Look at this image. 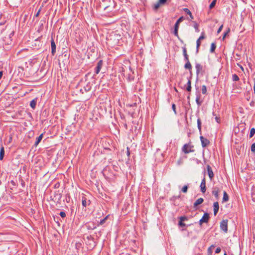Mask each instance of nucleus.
<instances>
[{
	"label": "nucleus",
	"mask_w": 255,
	"mask_h": 255,
	"mask_svg": "<svg viewBox=\"0 0 255 255\" xmlns=\"http://www.w3.org/2000/svg\"><path fill=\"white\" fill-rule=\"evenodd\" d=\"M51 54L54 56L56 53V46L53 38L51 40Z\"/></svg>",
	"instance_id": "nucleus-10"
},
{
	"label": "nucleus",
	"mask_w": 255,
	"mask_h": 255,
	"mask_svg": "<svg viewBox=\"0 0 255 255\" xmlns=\"http://www.w3.org/2000/svg\"><path fill=\"white\" fill-rule=\"evenodd\" d=\"M86 226L89 230H94L96 228L94 224H93L92 226H91L89 224L86 225Z\"/></svg>",
	"instance_id": "nucleus-41"
},
{
	"label": "nucleus",
	"mask_w": 255,
	"mask_h": 255,
	"mask_svg": "<svg viewBox=\"0 0 255 255\" xmlns=\"http://www.w3.org/2000/svg\"><path fill=\"white\" fill-rule=\"evenodd\" d=\"M180 195H178V196H173V197L171 198V200H172V201H174L176 199L180 198Z\"/></svg>",
	"instance_id": "nucleus-51"
},
{
	"label": "nucleus",
	"mask_w": 255,
	"mask_h": 255,
	"mask_svg": "<svg viewBox=\"0 0 255 255\" xmlns=\"http://www.w3.org/2000/svg\"><path fill=\"white\" fill-rule=\"evenodd\" d=\"M91 202L90 200H87V198L85 196H83L82 198V204L83 207H86L88 205L90 204Z\"/></svg>",
	"instance_id": "nucleus-15"
},
{
	"label": "nucleus",
	"mask_w": 255,
	"mask_h": 255,
	"mask_svg": "<svg viewBox=\"0 0 255 255\" xmlns=\"http://www.w3.org/2000/svg\"><path fill=\"white\" fill-rule=\"evenodd\" d=\"M128 67H127L126 66H122L121 70V72L122 74H123L124 76H125L126 74L128 72Z\"/></svg>",
	"instance_id": "nucleus-19"
},
{
	"label": "nucleus",
	"mask_w": 255,
	"mask_h": 255,
	"mask_svg": "<svg viewBox=\"0 0 255 255\" xmlns=\"http://www.w3.org/2000/svg\"><path fill=\"white\" fill-rule=\"evenodd\" d=\"M127 154L128 156L130 155L129 148L128 147H127Z\"/></svg>",
	"instance_id": "nucleus-59"
},
{
	"label": "nucleus",
	"mask_w": 255,
	"mask_h": 255,
	"mask_svg": "<svg viewBox=\"0 0 255 255\" xmlns=\"http://www.w3.org/2000/svg\"><path fill=\"white\" fill-rule=\"evenodd\" d=\"M251 148L252 152L255 153V143L252 144Z\"/></svg>",
	"instance_id": "nucleus-49"
},
{
	"label": "nucleus",
	"mask_w": 255,
	"mask_h": 255,
	"mask_svg": "<svg viewBox=\"0 0 255 255\" xmlns=\"http://www.w3.org/2000/svg\"><path fill=\"white\" fill-rule=\"evenodd\" d=\"M62 197V193L59 190L55 191L54 193L52 200L54 202H59Z\"/></svg>",
	"instance_id": "nucleus-4"
},
{
	"label": "nucleus",
	"mask_w": 255,
	"mask_h": 255,
	"mask_svg": "<svg viewBox=\"0 0 255 255\" xmlns=\"http://www.w3.org/2000/svg\"><path fill=\"white\" fill-rule=\"evenodd\" d=\"M172 109L173 111H174V114L175 115H177V112L176 111V105L175 104H172Z\"/></svg>",
	"instance_id": "nucleus-50"
},
{
	"label": "nucleus",
	"mask_w": 255,
	"mask_h": 255,
	"mask_svg": "<svg viewBox=\"0 0 255 255\" xmlns=\"http://www.w3.org/2000/svg\"><path fill=\"white\" fill-rule=\"evenodd\" d=\"M201 183H204V184H206V179H205V177H204L203 178V179L202 180V181H201Z\"/></svg>",
	"instance_id": "nucleus-62"
},
{
	"label": "nucleus",
	"mask_w": 255,
	"mask_h": 255,
	"mask_svg": "<svg viewBox=\"0 0 255 255\" xmlns=\"http://www.w3.org/2000/svg\"><path fill=\"white\" fill-rule=\"evenodd\" d=\"M4 155V148L2 145H1L0 149V160H2L3 159Z\"/></svg>",
	"instance_id": "nucleus-21"
},
{
	"label": "nucleus",
	"mask_w": 255,
	"mask_h": 255,
	"mask_svg": "<svg viewBox=\"0 0 255 255\" xmlns=\"http://www.w3.org/2000/svg\"><path fill=\"white\" fill-rule=\"evenodd\" d=\"M196 102L198 106H201L203 102V101H200V94L196 95Z\"/></svg>",
	"instance_id": "nucleus-22"
},
{
	"label": "nucleus",
	"mask_w": 255,
	"mask_h": 255,
	"mask_svg": "<svg viewBox=\"0 0 255 255\" xmlns=\"http://www.w3.org/2000/svg\"><path fill=\"white\" fill-rule=\"evenodd\" d=\"M43 138V133L41 134L38 137H37L36 139V141L34 144L35 146H37L39 142L41 141Z\"/></svg>",
	"instance_id": "nucleus-18"
},
{
	"label": "nucleus",
	"mask_w": 255,
	"mask_h": 255,
	"mask_svg": "<svg viewBox=\"0 0 255 255\" xmlns=\"http://www.w3.org/2000/svg\"><path fill=\"white\" fill-rule=\"evenodd\" d=\"M60 186V183L59 182L56 183L55 185H54V188H59Z\"/></svg>",
	"instance_id": "nucleus-61"
},
{
	"label": "nucleus",
	"mask_w": 255,
	"mask_h": 255,
	"mask_svg": "<svg viewBox=\"0 0 255 255\" xmlns=\"http://www.w3.org/2000/svg\"><path fill=\"white\" fill-rule=\"evenodd\" d=\"M202 93L203 94H206L207 87L205 85H203L202 87Z\"/></svg>",
	"instance_id": "nucleus-40"
},
{
	"label": "nucleus",
	"mask_w": 255,
	"mask_h": 255,
	"mask_svg": "<svg viewBox=\"0 0 255 255\" xmlns=\"http://www.w3.org/2000/svg\"><path fill=\"white\" fill-rule=\"evenodd\" d=\"M201 40H199V39H198L196 41V53H198L199 52V47L201 45Z\"/></svg>",
	"instance_id": "nucleus-29"
},
{
	"label": "nucleus",
	"mask_w": 255,
	"mask_h": 255,
	"mask_svg": "<svg viewBox=\"0 0 255 255\" xmlns=\"http://www.w3.org/2000/svg\"><path fill=\"white\" fill-rule=\"evenodd\" d=\"M200 187V188H201V191L203 193H205L206 192V184L201 183Z\"/></svg>",
	"instance_id": "nucleus-28"
},
{
	"label": "nucleus",
	"mask_w": 255,
	"mask_h": 255,
	"mask_svg": "<svg viewBox=\"0 0 255 255\" xmlns=\"http://www.w3.org/2000/svg\"><path fill=\"white\" fill-rule=\"evenodd\" d=\"M250 105L251 107H254L255 106V102L254 101H252Z\"/></svg>",
	"instance_id": "nucleus-64"
},
{
	"label": "nucleus",
	"mask_w": 255,
	"mask_h": 255,
	"mask_svg": "<svg viewBox=\"0 0 255 255\" xmlns=\"http://www.w3.org/2000/svg\"><path fill=\"white\" fill-rule=\"evenodd\" d=\"M204 202V199L203 198H200L199 199H198L194 203V205H193V208L195 209V210H197L198 209V206L201 204L203 202Z\"/></svg>",
	"instance_id": "nucleus-12"
},
{
	"label": "nucleus",
	"mask_w": 255,
	"mask_h": 255,
	"mask_svg": "<svg viewBox=\"0 0 255 255\" xmlns=\"http://www.w3.org/2000/svg\"><path fill=\"white\" fill-rule=\"evenodd\" d=\"M183 11L189 15L190 20H192L194 19V16H193L191 12L188 8H183Z\"/></svg>",
	"instance_id": "nucleus-20"
},
{
	"label": "nucleus",
	"mask_w": 255,
	"mask_h": 255,
	"mask_svg": "<svg viewBox=\"0 0 255 255\" xmlns=\"http://www.w3.org/2000/svg\"><path fill=\"white\" fill-rule=\"evenodd\" d=\"M167 0H159L158 1L159 2V3H160L161 5L164 4Z\"/></svg>",
	"instance_id": "nucleus-53"
},
{
	"label": "nucleus",
	"mask_w": 255,
	"mask_h": 255,
	"mask_svg": "<svg viewBox=\"0 0 255 255\" xmlns=\"http://www.w3.org/2000/svg\"><path fill=\"white\" fill-rule=\"evenodd\" d=\"M228 220H223L220 223V228L225 233H227L228 232Z\"/></svg>",
	"instance_id": "nucleus-6"
},
{
	"label": "nucleus",
	"mask_w": 255,
	"mask_h": 255,
	"mask_svg": "<svg viewBox=\"0 0 255 255\" xmlns=\"http://www.w3.org/2000/svg\"><path fill=\"white\" fill-rule=\"evenodd\" d=\"M127 78L128 82L133 81L134 79V71L131 69L130 66L128 67V72L124 76Z\"/></svg>",
	"instance_id": "nucleus-3"
},
{
	"label": "nucleus",
	"mask_w": 255,
	"mask_h": 255,
	"mask_svg": "<svg viewBox=\"0 0 255 255\" xmlns=\"http://www.w3.org/2000/svg\"><path fill=\"white\" fill-rule=\"evenodd\" d=\"M215 246L214 245H211L207 250L208 255H212L213 253V249L215 248Z\"/></svg>",
	"instance_id": "nucleus-31"
},
{
	"label": "nucleus",
	"mask_w": 255,
	"mask_h": 255,
	"mask_svg": "<svg viewBox=\"0 0 255 255\" xmlns=\"http://www.w3.org/2000/svg\"><path fill=\"white\" fill-rule=\"evenodd\" d=\"M121 39V35L118 33L117 31L112 32L107 37L108 42L112 45H115L118 44Z\"/></svg>",
	"instance_id": "nucleus-1"
},
{
	"label": "nucleus",
	"mask_w": 255,
	"mask_h": 255,
	"mask_svg": "<svg viewBox=\"0 0 255 255\" xmlns=\"http://www.w3.org/2000/svg\"><path fill=\"white\" fill-rule=\"evenodd\" d=\"M221 249L220 247H218L215 250L216 254H219L221 252Z\"/></svg>",
	"instance_id": "nucleus-56"
},
{
	"label": "nucleus",
	"mask_w": 255,
	"mask_h": 255,
	"mask_svg": "<svg viewBox=\"0 0 255 255\" xmlns=\"http://www.w3.org/2000/svg\"><path fill=\"white\" fill-rule=\"evenodd\" d=\"M160 5H161V4L160 3H159V1H158L156 4H154V9L155 10H157L159 7Z\"/></svg>",
	"instance_id": "nucleus-48"
},
{
	"label": "nucleus",
	"mask_w": 255,
	"mask_h": 255,
	"mask_svg": "<svg viewBox=\"0 0 255 255\" xmlns=\"http://www.w3.org/2000/svg\"><path fill=\"white\" fill-rule=\"evenodd\" d=\"M207 170L210 179L212 180L214 176V174L211 167L209 165H207Z\"/></svg>",
	"instance_id": "nucleus-11"
},
{
	"label": "nucleus",
	"mask_w": 255,
	"mask_h": 255,
	"mask_svg": "<svg viewBox=\"0 0 255 255\" xmlns=\"http://www.w3.org/2000/svg\"><path fill=\"white\" fill-rule=\"evenodd\" d=\"M213 208H214V214L215 216H216L217 215V213L218 212L219 209V203L218 202H215L214 203Z\"/></svg>",
	"instance_id": "nucleus-16"
},
{
	"label": "nucleus",
	"mask_w": 255,
	"mask_h": 255,
	"mask_svg": "<svg viewBox=\"0 0 255 255\" xmlns=\"http://www.w3.org/2000/svg\"><path fill=\"white\" fill-rule=\"evenodd\" d=\"M103 64V62L102 60H101L98 61V62L97 63V66L95 69V73L96 74H99V73L100 72V71L102 67Z\"/></svg>",
	"instance_id": "nucleus-8"
},
{
	"label": "nucleus",
	"mask_w": 255,
	"mask_h": 255,
	"mask_svg": "<svg viewBox=\"0 0 255 255\" xmlns=\"http://www.w3.org/2000/svg\"><path fill=\"white\" fill-rule=\"evenodd\" d=\"M223 27V25L222 24L220 26V27L218 28V29L217 30L218 34H219V33L221 32V31L222 30Z\"/></svg>",
	"instance_id": "nucleus-54"
},
{
	"label": "nucleus",
	"mask_w": 255,
	"mask_h": 255,
	"mask_svg": "<svg viewBox=\"0 0 255 255\" xmlns=\"http://www.w3.org/2000/svg\"><path fill=\"white\" fill-rule=\"evenodd\" d=\"M230 32V29L229 28H228L226 32L224 33V36L223 37V40H224L226 37V36Z\"/></svg>",
	"instance_id": "nucleus-44"
},
{
	"label": "nucleus",
	"mask_w": 255,
	"mask_h": 255,
	"mask_svg": "<svg viewBox=\"0 0 255 255\" xmlns=\"http://www.w3.org/2000/svg\"><path fill=\"white\" fill-rule=\"evenodd\" d=\"M201 121L200 118H198L197 119V127L200 134H201Z\"/></svg>",
	"instance_id": "nucleus-30"
},
{
	"label": "nucleus",
	"mask_w": 255,
	"mask_h": 255,
	"mask_svg": "<svg viewBox=\"0 0 255 255\" xmlns=\"http://www.w3.org/2000/svg\"><path fill=\"white\" fill-rule=\"evenodd\" d=\"M184 68L185 69H188L189 71H191V70H192V67L190 61L186 62L185 64L184 65Z\"/></svg>",
	"instance_id": "nucleus-25"
},
{
	"label": "nucleus",
	"mask_w": 255,
	"mask_h": 255,
	"mask_svg": "<svg viewBox=\"0 0 255 255\" xmlns=\"http://www.w3.org/2000/svg\"><path fill=\"white\" fill-rule=\"evenodd\" d=\"M202 146L203 147H207L210 144V141L206 138H205L203 136H200V137Z\"/></svg>",
	"instance_id": "nucleus-7"
},
{
	"label": "nucleus",
	"mask_w": 255,
	"mask_h": 255,
	"mask_svg": "<svg viewBox=\"0 0 255 255\" xmlns=\"http://www.w3.org/2000/svg\"><path fill=\"white\" fill-rule=\"evenodd\" d=\"M182 48L183 55H184L188 54H187V49H186V44H185L184 46L182 47Z\"/></svg>",
	"instance_id": "nucleus-45"
},
{
	"label": "nucleus",
	"mask_w": 255,
	"mask_h": 255,
	"mask_svg": "<svg viewBox=\"0 0 255 255\" xmlns=\"http://www.w3.org/2000/svg\"><path fill=\"white\" fill-rule=\"evenodd\" d=\"M229 199V196L227 193L226 191H224L223 193V202H227Z\"/></svg>",
	"instance_id": "nucleus-23"
},
{
	"label": "nucleus",
	"mask_w": 255,
	"mask_h": 255,
	"mask_svg": "<svg viewBox=\"0 0 255 255\" xmlns=\"http://www.w3.org/2000/svg\"><path fill=\"white\" fill-rule=\"evenodd\" d=\"M210 219L209 214L208 213H205L201 218L202 221H204L205 223H207L209 222Z\"/></svg>",
	"instance_id": "nucleus-14"
},
{
	"label": "nucleus",
	"mask_w": 255,
	"mask_h": 255,
	"mask_svg": "<svg viewBox=\"0 0 255 255\" xmlns=\"http://www.w3.org/2000/svg\"><path fill=\"white\" fill-rule=\"evenodd\" d=\"M220 192V189L219 188V187H213V191H212V194L213 195H214L216 198V199L217 200H218L219 199V193Z\"/></svg>",
	"instance_id": "nucleus-13"
},
{
	"label": "nucleus",
	"mask_w": 255,
	"mask_h": 255,
	"mask_svg": "<svg viewBox=\"0 0 255 255\" xmlns=\"http://www.w3.org/2000/svg\"><path fill=\"white\" fill-rule=\"evenodd\" d=\"M217 2V0H213L212 2L210 3L209 5V8L210 9H212L216 5Z\"/></svg>",
	"instance_id": "nucleus-34"
},
{
	"label": "nucleus",
	"mask_w": 255,
	"mask_h": 255,
	"mask_svg": "<svg viewBox=\"0 0 255 255\" xmlns=\"http://www.w3.org/2000/svg\"><path fill=\"white\" fill-rule=\"evenodd\" d=\"M84 89L85 92H88L91 90V86H90V82L86 85V86L84 87Z\"/></svg>",
	"instance_id": "nucleus-33"
},
{
	"label": "nucleus",
	"mask_w": 255,
	"mask_h": 255,
	"mask_svg": "<svg viewBox=\"0 0 255 255\" xmlns=\"http://www.w3.org/2000/svg\"><path fill=\"white\" fill-rule=\"evenodd\" d=\"M41 39V37H38V38H37L35 40V45H38V46L40 45H42V44H41V42L40 41V39Z\"/></svg>",
	"instance_id": "nucleus-38"
},
{
	"label": "nucleus",
	"mask_w": 255,
	"mask_h": 255,
	"mask_svg": "<svg viewBox=\"0 0 255 255\" xmlns=\"http://www.w3.org/2000/svg\"><path fill=\"white\" fill-rule=\"evenodd\" d=\"M193 22L194 23L193 26L195 29V31L197 32H199V24L195 21H193Z\"/></svg>",
	"instance_id": "nucleus-35"
},
{
	"label": "nucleus",
	"mask_w": 255,
	"mask_h": 255,
	"mask_svg": "<svg viewBox=\"0 0 255 255\" xmlns=\"http://www.w3.org/2000/svg\"><path fill=\"white\" fill-rule=\"evenodd\" d=\"M36 102H37L36 99H33V100H32L30 102V106L32 109H34L35 108L36 105Z\"/></svg>",
	"instance_id": "nucleus-26"
},
{
	"label": "nucleus",
	"mask_w": 255,
	"mask_h": 255,
	"mask_svg": "<svg viewBox=\"0 0 255 255\" xmlns=\"http://www.w3.org/2000/svg\"><path fill=\"white\" fill-rule=\"evenodd\" d=\"M182 163H183V161H182V159L181 158L179 160H178L177 161V164L179 165H181Z\"/></svg>",
	"instance_id": "nucleus-60"
},
{
	"label": "nucleus",
	"mask_w": 255,
	"mask_h": 255,
	"mask_svg": "<svg viewBox=\"0 0 255 255\" xmlns=\"http://www.w3.org/2000/svg\"><path fill=\"white\" fill-rule=\"evenodd\" d=\"M59 215L62 218H64L66 217V214L64 212H60L59 213Z\"/></svg>",
	"instance_id": "nucleus-52"
},
{
	"label": "nucleus",
	"mask_w": 255,
	"mask_h": 255,
	"mask_svg": "<svg viewBox=\"0 0 255 255\" xmlns=\"http://www.w3.org/2000/svg\"><path fill=\"white\" fill-rule=\"evenodd\" d=\"M216 48V45L215 43H212L211 44V48H210V52L214 53L215 52V49Z\"/></svg>",
	"instance_id": "nucleus-32"
},
{
	"label": "nucleus",
	"mask_w": 255,
	"mask_h": 255,
	"mask_svg": "<svg viewBox=\"0 0 255 255\" xmlns=\"http://www.w3.org/2000/svg\"><path fill=\"white\" fill-rule=\"evenodd\" d=\"M215 120L218 123H220L221 122L220 117H215Z\"/></svg>",
	"instance_id": "nucleus-58"
},
{
	"label": "nucleus",
	"mask_w": 255,
	"mask_h": 255,
	"mask_svg": "<svg viewBox=\"0 0 255 255\" xmlns=\"http://www.w3.org/2000/svg\"><path fill=\"white\" fill-rule=\"evenodd\" d=\"M189 73H190V76L187 77V80H189L190 79V81H191L192 75H193L192 70H191V71H189Z\"/></svg>",
	"instance_id": "nucleus-55"
},
{
	"label": "nucleus",
	"mask_w": 255,
	"mask_h": 255,
	"mask_svg": "<svg viewBox=\"0 0 255 255\" xmlns=\"http://www.w3.org/2000/svg\"><path fill=\"white\" fill-rule=\"evenodd\" d=\"M188 185H184L182 189H181V191L183 192V193H187V190H188Z\"/></svg>",
	"instance_id": "nucleus-39"
},
{
	"label": "nucleus",
	"mask_w": 255,
	"mask_h": 255,
	"mask_svg": "<svg viewBox=\"0 0 255 255\" xmlns=\"http://www.w3.org/2000/svg\"><path fill=\"white\" fill-rule=\"evenodd\" d=\"M182 89L184 90H186L187 91L189 92H191L192 87H191V81H190V79L188 80V82L186 84H185L183 87H181Z\"/></svg>",
	"instance_id": "nucleus-9"
},
{
	"label": "nucleus",
	"mask_w": 255,
	"mask_h": 255,
	"mask_svg": "<svg viewBox=\"0 0 255 255\" xmlns=\"http://www.w3.org/2000/svg\"><path fill=\"white\" fill-rule=\"evenodd\" d=\"M184 60L186 62H189V55L188 54L184 55Z\"/></svg>",
	"instance_id": "nucleus-47"
},
{
	"label": "nucleus",
	"mask_w": 255,
	"mask_h": 255,
	"mask_svg": "<svg viewBox=\"0 0 255 255\" xmlns=\"http://www.w3.org/2000/svg\"><path fill=\"white\" fill-rule=\"evenodd\" d=\"M184 19V17L183 16H182L180 17L177 19V20L176 21V22H175L174 26H177V27L179 28V25H180V23H181L182 21H183Z\"/></svg>",
	"instance_id": "nucleus-24"
},
{
	"label": "nucleus",
	"mask_w": 255,
	"mask_h": 255,
	"mask_svg": "<svg viewBox=\"0 0 255 255\" xmlns=\"http://www.w3.org/2000/svg\"><path fill=\"white\" fill-rule=\"evenodd\" d=\"M203 223H205L204 222V221H202V220H201V219L199 220V225H200V226H202V225Z\"/></svg>",
	"instance_id": "nucleus-63"
},
{
	"label": "nucleus",
	"mask_w": 255,
	"mask_h": 255,
	"mask_svg": "<svg viewBox=\"0 0 255 255\" xmlns=\"http://www.w3.org/2000/svg\"><path fill=\"white\" fill-rule=\"evenodd\" d=\"M179 219L180 220H181V221H187L188 220V218L187 216H181L179 218Z\"/></svg>",
	"instance_id": "nucleus-46"
},
{
	"label": "nucleus",
	"mask_w": 255,
	"mask_h": 255,
	"mask_svg": "<svg viewBox=\"0 0 255 255\" xmlns=\"http://www.w3.org/2000/svg\"><path fill=\"white\" fill-rule=\"evenodd\" d=\"M255 134V128H251L250 132V137H252Z\"/></svg>",
	"instance_id": "nucleus-36"
},
{
	"label": "nucleus",
	"mask_w": 255,
	"mask_h": 255,
	"mask_svg": "<svg viewBox=\"0 0 255 255\" xmlns=\"http://www.w3.org/2000/svg\"><path fill=\"white\" fill-rule=\"evenodd\" d=\"M40 11H41V9H39L38 10V11L36 12V14H35V15H34V18L35 17H38V16H39V13H40Z\"/></svg>",
	"instance_id": "nucleus-57"
},
{
	"label": "nucleus",
	"mask_w": 255,
	"mask_h": 255,
	"mask_svg": "<svg viewBox=\"0 0 255 255\" xmlns=\"http://www.w3.org/2000/svg\"><path fill=\"white\" fill-rule=\"evenodd\" d=\"M205 38H206V36L205 35V33L204 32H202L201 33L200 36L199 37V38L198 39L200 40H202L204 39Z\"/></svg>",
	"instance_id": "nucleus-43"
},
{
	"label": "nucleus",
	"mask_w": 255,
	"mask_h": 255,
	"mask_svg": "<svg viewBox=\"0 0 255 255\" xmlns=\"http://www.w3.org/2000/svg\"><path fill=\"white\" fill-rule=\"evenodd\" d=\"M232 79H233V81H238L240 79H239V76L237 74H234L232 76Z\"/></svg>",
	"instance_id": "nucleus-37"
},
{
	"label": "nucleus",
	"mask_w": 255,
	"mask_h": 255,
	"mask_svg": "<svg viewBox=\"0 0 255 255\" xmlns=\"http://www.w3.org/2000/svg\"><path fill=\"white\" fill-rule=\"evenodd\" d=\"M178 225L180 227H187L188 226H187L184 222L183 221H181V220H180L179 223H178Z\"/></svg>",
	"instance_id": "nucleus-42"
},
{
	"label": "nucleus",
	"mask_w": 255,
	"mask_h": 255,
	"mask_svg": "<svg viewBox=\"0 0 255 255\" xmlns=\"http://www.w3.org/2000/svg\"><path fill=\"white\" fill-rule=\"evenodd\" d=\"M182 151L185 154H188L190 152H194V145L191 142L185 144L182 148Z\"/></svg>",
	"instance_id": "nucleus-2"
},
{
	"label": "nucleus",
	"mask_w": 255,
	"mask_h": 255,
	"mask_svg": "<svg viewBox=\"0 0 255 255\" xmlns=\"http://www.w3.org/2000/svg\"><path fill=\"white\" fill-rule=\"evenodd\" d=\"M109 217V215H107L104 219L101 220V221L99 222V223L98 224V226H99L100 225H103V224H104L106 223L107 219H108Z\"/></svg>",
	"instance_id": "nucleus-27"
},
{
	"label": "nucleus",
	"mask_w": 255,
	"mask_h": 255,
	"mask_svg": "<svg viewBox=\"0 0 255 255\" xmlns=\"http://www.w3.org/2000/svg\"><path fill=\"white\" fill-rule=\"evenodd\" d=\"M195 68H196V73L197 76H198L200 73L202 74L204 72V70L203 69V66L200 63H196L195 64Z\"/></svg>",
	"instance_id": "nucleus-5"
},
{
	"label": "nucleus",
	"mask_w": 255,
	"mask_h": 255,
	"mask_svg": "<svg viewBox=\"0 0 255 255\" xmlns=\"http://www.w3.org/2000/svg\"><path fill=\"white\" fill-rule=\"evenodd\" d=\"M178 29H179V28L177 27V25L174 26V32H173L175 36H176L178 38L179 40H180L181 42L183 43V41L182 39H181L179 36Z\"/></svg>",
	"instance_id": "nucleus-17"
}]
</instances>
